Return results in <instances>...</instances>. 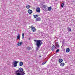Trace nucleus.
<instances>
[{
    "instance_id": "obj_6",
    "label": "nucleus",
    "mask_w": 75,
    "mask_h": 75,
    "mask_svg": "<svg viewBox=\"0 0 75 75\" xmlns=\"http://www.w3.org/2000/svg\"><path fill=\"white\" fill-rule=\"evenodd\" d=\"M36 11H37V13H40V8L39 7L37 8Z\"/></svg>"
},
{
    "instance_id": "obj_4",
    "label": "nucleus",
    "mask_w": 75,
    "mask_h": 75,
    "mask_svg": "<svg viewBox=\"0 0 75 75\" xmlns=\"http://www.w3.org/2000/svg\"><path fill=\"white\" fill-rule=\"evenodd\" d=\"M23 44V42H19L17 44V45L18 46H21V45Z\"/></svg>"
},
{
    "instance_id": "obj_24",
    "label": "nucleus",
    "mask_w": 75,
    "mask_h": 75,
    "mask_svg": "<svg viewBox=\"0 0 75 75\" xmlns=\"http://www.w3.org/2000/svg\"><path fill=\"white\" fill-rule=\"evenodd\" d=\"M59 50L57 49L56 51V52H59Z\"/></svg>"
},
{
    "instance_id": "obj_9",
    "label": "nucleus",
    "mask_w": 75,
    "mask_h": 75,
    "mask_svg": "<svg viewBox=\"0 0 75 75\" xmlns=\"http://www.w3.org/2000/svg\"><path fill=\"white\" fill-rule=\"evenodd\" d=\"M23 63L22 62H19V66L21 67V66H23Z\"/></svg>"
},
{
    "instance_id": "obj_5",
    "label": "nucleus",
    "mask_w": 75,
    "mask_h": 75,
    "mask_svg": "<svg viewBox=\"0 0 75 75\" xmlns=\"http://www.w3.org/2000/svg\"><path fill=\"white\" fill-rule=\"evenodd\" d=\"M31 28H32V31L33 32H34L36 30H35V28L34 27L31 26Z\"/></svg>"
},
{
    "instance_id": "obj_23",
    "label": "nucleus",
    "mask_w": 75,
    "mask_h": 75,
    "mask_svg": "<svg viewBox=\"0 0 75 75\" xmlns=\"http://www.w3.org/2000/svg\"><path fill=\"white\" fill-rule=\"evenodd\" d=\"M16 75H21L20 73H17L16 74Z\"/></svg>"
},
{
    "instance_id": "obj_27",
    "label": "nucleus",
    "mask_w": 75,
    "mask_h": 75,
    "mask_svg": "<svg viewBox=\"0 0 75 75\" xmlns=\"http://www.w3.org/2000/svg\"><path fill=\"white\" fill-rule=\"evenodd\" d=\"M43 7L44 8H46L47 7V6H43Z\"/></svg>"
},
{
    "instance_id": "obj_7",
    "label": "nucleus",
    "mask_w": 75,
    "mask_h": 75,
    "mask_svg": "<svg viewBox=\"0 0 75 75\" xmlns=\"http://www.w3.org/2000/svg\"><path fill=\"white\" fill-rule=\"evenodd\" d=\"M28 12L29 14H32L33 13V11L30 9H29L28 10Z\"/></svg>"
},
{
    "instance_id": "obj_15",
    "label": "nucleus",
    "mask_w": 75,
    "mask_h": 75,
    "mask_svg": "<svg viewBox=\"0 0 75 75\" xmlns=\"http://www.w3.org/2000/svg\"><path fill=\"white\" fill-rule=\"evenodd\" d=\"M63 61V60L62 59H60L59 60V62L60 63H61Z\"/></svg>"
},
{
    "instance_id": "obj_19",
    "label": "nucleus",
    "mask_w": 75,
    "mask_h": 75,
    "mask_svg": "<svg viewBox=\"0 0 75 75\" xmlns=\"http://www.w3.org/2000/svg\"><path fill=\"white\" fill-rule=\"evenodd\" d=\"M27 49L28 50H31V47H27Z\"/></svg>"
},
{
    "instance_id": "obj_1",
    "label": "nucleus",
    "mask_w": 75,
    "mask_h": 75,
    "mask_svg": "<svg viewBox=\"0 0 75 75\" xmlns=\"http://www.w3.org/2000/svg\"><path fill=\"white\" fill-rule=\"evenodd\" d=\"M34 41L36 42V45L37 47L36 48V51H37L39 48H40L41 45L42 44V42H41V40H34Z\"/></svg>"
},
{
    "instance_id": "obj_29",
    "label": "nucleus",
    "mask_w": 75,
    "mask_h": 75,
    "mask_svg": "<svg viewBox=\"0 0 75 75\" xmlns=\"http://www.w3.org/2000/svg\"><path fill=\"white\" fill-rule=\"evenodd\" d=\"M40 57H41V56H40Z\"/></svg>"
},
{
    "instance_id": "obj_20",
    "label": "nucleus",
    "mask_w": 75,
    "mask_h": 75,
    "mask_svg": "<svg viewBox=\"0 0 75 75\" xmlns=\"http://www.w3.org/2000/svg\"><path fill=\"white\" fill-rule=\"evenodd\" d=\"M24 33H22V39H24Z\"/></svg>"
},
{
    "instance_id": "obj_10",
    "label": "nucleus",
    "mask_w": 75,
    "mask_h": 75,
    "mask_svg": "<svg viewBox=\"0 0 75 75\" xmlns=\"http://www.w3.org/2000/svg\"><path fill=\"white\" fill-rule=\"evenodd\" d=\"M55 45H56V47H57V48H58V47H59V45H58V42H56L55 43Z\"/></svg>"
},
{
    "instance_id": "obj_11",
    "label": "nucleus",
    "mask_w": 75,
    "mask_h": 75,
    "mask_svg": "<svg viewBox=\"0 0 75 75\" xmlns=\"http://www.w3.org/2000/svg\"><path fill=\"white\" fill-rule=\"evenodd\" d=\"M70 51V49L69 48H67L66 50V51L67 52H69Z\"/></svg>"
},
{
    "instance_id": "obj_17",
    "label": "nucleus",
    "mask_w": 75,
    "mask_h": 75,
    "mask_svg": "<svg viewBox=\"0 0 75 75\" xmlns=\"http://www.w3.org/2000/svg\"><path fill=\"white\" fill-rule=\"evenodd\" d=\"M26 7L28 9H29L30 8V6L29 5H27L26 6Z\"/></svg>"
},
{
    "instance_id": "obj_3",
    "label": "nucleus",
    "mask_w": 75,
    "mask_h": 75,
    "mask_svg": "<svg viewBox=\"0 0 75 75\" xmlns=\"http://www.w3.org/2000/svg\"><path fill=\"white\" fill-rule=\"evenodd\" d=\"M17 72H20V73L21 72H23V69L22 68L20 67L19 68V70L17 71Z\"/></svg>"
},
{
    "instance_id": "obj_21",
    "label": "nucleus",
    "mask_w": 75,
    "mask_h": 75,
    "mask_svg": "<svg viewBox=\"0 0 75 75\" xmlns=\"http://www.w3.org/2000/svg\"><path fill=\"white\" fill-rule=\"evenodd\" d=\"M68 30L69 31H71V29L69 28H68Z\"/></svg>"
},
{
    "instance_id": "obj_2",
    "label": "nucleus",
    "mask_w": 75,
    "mask_h": 75,
    "mask_svg": "<svg viewBox=\"0 0 75 75\" xmlns=\"http://www.w3.org/2000/svg\"><path fill=\"white\" fill-rule=\"evenodd\" d=\"M18 61H17L14 60V62H13V65L14 67H16L17 66V63H18Z\"/></svg>"
},
{
    "instance_id": "obj_16",
    "label": "nucleus",
    "mask_w": 75,
    "mask_h": 75,
    "mask_svg": "<svg viewBox=\"0 0 75 75\" xmlns=\"http://www.w3.org/2000/svg\"><path fill=\"white\" fill-rule=\"evenodd\" d=\"M47 8L48 11H51L52 9V8L51 7H48Z\"/></svg>"
},
{
    "instance_id": "obj_13",
    "label": "nucleus",
    "mask_w": 75,
    "mask_h": 75,
    "mask_svg": "<svg viewBox=\"0 0 75 75\" xmlns=\"http://www.w3.org/2000/svg\"><path fill=\"white\" fill-rule=\"evenodd\" d=\"M60 65L61 67H64V65H65V64H64V63H62L60 64Z\"/></svg>"
},
{
    "instance_id": "obj_14",
    "label": "nucleus",
    "mask_w": 75,
    "mask_h": 75,
    "mask_svg": "<svg viewBox=\"0 0 75 75\" xmlns=\"http://www.w3.org/2000/svg\"><path fill=\"white\" fill-rule=\"evenodd\" d=\"M33 17L34 18H37V17H38V15H34Z\"/></svg>"
},
{
    "instance_id": "obj_26",
    "label": "nucleus",
    "mask_w": 75,
    "mask_h": 75,
    "mask_svg": "<svg viewBox=\"0 0 75 75\" xmlns=\"http://www.w3.org/2000/svg\"><path fill=\"white\" fill-rule=\"evenodd\" d=\"M55 48V46L54 45H53V46L52 47V48Z\"/></svg>"
},
{
    "instance_id": "obj_22",
    "label": "nucleus",
    "mask_w": 75,
    "mask_h": 75,
    "mask_svg": "<svg viewBox=\"0 0 75 75\" xmlns=\"http://www.w3.org/2000/svg\"><path fill=\"white\" fill-rule=\"evenodd\" d=\"M64 3H62L61 6V7H62V8L63 7H64Z\"/></svg>"
},
{
    "instance_id": "obj_8",
    "label": "nucleus",
    "mask_w": 75,
    "mask_h": 75,
    "mask_svg": "<svg viewBox=\"0 0 75 75\" xmlns=\"http://www.w3.org/2000/svg\"><path fill=\"white\" fill-rule=\"evenodd\" d=\"M41 21V18L40 17H39L36 18V21Z\"/></svg>"
},
{
    "instance_id": "obj_25",
    "label": "nucleus",
    "mask_w": 75,
    "mask_h": 75,
    "mask_svg": "<svg viewBox=\"0 0 75 75\" xmlns=\"http://www.w3.org/2000/svg\"><path fill=\"white\" fill-rule=\"evenodd\" d=\"M46 62H43L42 63V65H44L45 64H46Z\"/></svg>"
},
{
    "instance_id": "obj_30",
    "label": "nucleus",
    "mask_w": 75,
    "mask_h": 75,
    "mask_svg": "<svg viewBox=\"0 0 75 75\" xmlns=\"http://www.w3.org/2000/svg\"><path fill=\"white\" fill-rule=\"evenodd\" d=\"M57 0H56V1H57Z\"/></svg>"
},
{
    "instance_id": "obj_12",
    "label": "nucleus",
    "mask_w": 75,
    "mask_h": 75,
    "mask_svg": "<svg viewBox=\"0 0 75 75\" xmlns=\"http://www.w3.org/2000/svg\"><path fill=\"white\" fill-rule=\"evenodd\" d=\"M20 34H18V36H17V40H18L20 38Z\"/></svg>"
},
{
    "instance_id": "obj_28",
    "label": "nucleus",
    "mask_w": 75,
    "mask_h": 75,
    "mask_svg": "<svg viewBox=\"0 0 75 75\" xmlns=\"http://www.w3.org/2000/svg\"><path fill=\"white\" fill-rule=\"evenodd\" d=\"M54 48H52V50L53 51H54Z\"/></svg>"
},
{
    "instance_id": "obj_18",
    "label": "nucleus",
    "mask_w": 75,
    "mask_h": 75,
    "mask_svg": "<svg viewBox=\"0 0 75 75\" xmlns=\"http://www.w3.org/2000/svg\"><path fill=\"white\" fill-rule=\"evenodd\" d=\"M20 74H21V75H24L25 74V73L23 71L21 72V73H20Z\"/></svg>"
}]
</instances>
